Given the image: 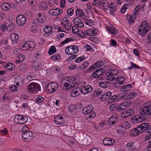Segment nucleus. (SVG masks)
I'll return each mask as SVG.
<instances>
[{
    "instance_id": "1",
    "label": "nucleus",
    "mask_w": 151,
    "mask_h": 151,
    "mask_svg": "<svg viewBox=\"0 0 151 151\" xmlns=\"http://www.w3.org/2000/svg\"><path fill=\"white\" fill-rule=\"evenodd\" d=\"M93 107L92 105H89L85 107L82 110V113L83 114L87 115V117L89 119H93L96 115V113L92 111Z\"/></svg>"
},
{
    "instance_id": "2",
    "label": "nucleus",
    "mask_w": 151,
    "mask_h": 151,
    "mask_svg": "<svg viewBox=\"0 0 151 151\" xmlns=\"http://www.w3.org/2000/svg\"><path fill=\"white\" fill-rule=\"evenodd\" d=\"M140 115L134 114L131 118L130 121L133 124H137L141 122L146 119V117L143 114L140 113Z\"/></svg>"
},
{
    "instance_id": "3",
    "label": "nucleus",
    "mask_w": 151,
    "mask_h": 151,
    "mask_svg": "<svg viewBox=\"0 0 151 151\" xmlns=\"http://www.w3.org/2000/svg\"><path fill=\"white\" fill-rule=\"evenodd\" d=\"M27 89L31 93H37L41 90V87L38 83H33L29 84Z\"/></svg>"
},
{
    "instance_id": "4",
    "label": "nucleus",
    "mask_w": 151,
    "mask_h": 151,
    "mask_svg": "<svg viewBox=\"0 0 151 151\" xmlns=\"http://www.w3.org/2000/svg\"><path fill=\"white\" fill-rule=\"evenodd\" d=\"M149 28L147 22L146 21L142 22L140 26L139 27V34L142 36L145 35L148 32V29Z\"/></svg>"
},
{
    "instance_id": "5",
    "label": "nucleus",
    "mask_w": 151,
    "mask_h": 151,
    "mask_svg": "<svg viewBox=\"0 0 151 151\" xmlns=\"http://www.w3.org/2000/svg\"><path fill=\"white\" fill-rule=\"evenodd\" d=\"M14 120L17 124H24L27 122L28 118L25 116L17 114L15 116Z\"/></svg>"
},
{
    "instance_id": "6",
    "label": "nucleus",
    "mask_w": 151,
    "mask_h": 151,
    "mask_svg": "<svg viewBox=\"0 0 151 151\" xmlns=\"http://www.w3.org/2000/svg\"><path fill=\"white\" fill-rule=\"evenodd\" d=\"M78 51V48L76 45L68 46L65 49V52L68 55H71L74 53H76Z\"/></svg>"
},
{
    "instance_id": "7",
    "label": "nucleus",
    "mask_w": 151,
    "mask_h": 151,
    "mask_svg": "<svg viewBox=\"0 0 151 151\" xmlns=\"http://www.w3.org/2000/svg\"><path fill=\"white\" fill-rule=\"evenodd\" d=\"M131 104L130 101H126L121 103L118 106L116 109L118 111H121L125 109Z\"/></svg>"
},
{
    "instance_id": "8",
    "label": "nucleus",
    "mask_w": 151,
    "mask_h": 151,
    "mask_svg": "<svg viewBox=\"0 0 151 151\" xmlns=\"http://www.w3.org/2000/svg\"><path fill=\"white\" fill-rule=\"evenodd\" d=\"M146 104H145V107L140 109L139 110L140 113L143 114L144 116L151 114V107L149 105L146 106Z\"/></svg>"
},
{
    "instance_id": "9",
    "label": "nucleus",
    "mask_w": 151,
    "mask_h": 151,
    "mask_svg": "<svg viewBox=\"0 0 151 151\" xmlns=\"http://www.w3.org/2000/svg\"><path fill=\"white\" fill-rule=\"evenodd\" d=\"M58 87V84L56 82H53L48 83L47 85V88L50 93H53L55 91Z\"/></svg>"
},
{
    "instance_id": "10",
    "label": "nucleus",
    "mask_w": 151,
    "mask_h": 151,
    "mask_svg": "<svg viewBox=\"0 0 151 151\" xmlns=\"http://www.w3.org/2000/svg\"><path fill=\"white\" fill-rule=\"evenodd\" d=\"M95 72H93L91 75L92 77L95 78L98 77L103 75L105 72L104 69L95 68L93 69Z\"/></svg>"
},
{
    "instance_id": "11",
    "label": "nucleus",
    "mask_w": 151,
    "mask_h": 151,
    "mask_svg": "<svg viewBox=\"0 0 151 151\" xmlns=\"http://www.w3.org/2000/svg\"><path fill=\"white\" fill-rule=\"evenodd\" d=\"M32 132L29 131L27 132L22 133V138L24 141L28 142L31 140L32 138Z\"/></svg>"
},
{
    "instance_id": "12",
    "label": "nucleus",
    "mask_w": 151,
    "mask_h": 151,
    "mask_svg": "<svg viewBox=\"0 0 151 151\" xmlns=\"http://www.w3.org/2000/svg\"><path fill=\"white\" fill-rule=\"evenodd\" d=\"M16 20L17 23L18 25L22 26L25 24L26 19L24 16L23 15H19L17 17Z\"/></svg>"
},
{
    "instance_id": "13",
    "label": "nucleus",
    "mask_w": 151,
    "mask_h": 151,
    "mask_svg": "<svg viewBox=\"0 0 151 151\" xmlns=\"http://www.w3.org/2000/svg\"><path fill=\"white\" fill-rule=\"evenodd\" d=\"M141 128L143 132L146 131L147 133H150L151 132V124L149 123H144L139 125Z\"/></svg>"
},
{
    "instance_id": "14",
    "label": "nucleus",
    "mask_w": 151,
    "mask_h": 151,
    "mask_svg": "<svg viewBox=\"0 0 151 151\" xmlns=\"http://www.w3.org/2000/svg\"><path fill=\"white\" fill-rule=\"evenodd\" d=\"M45 18L44 16H42L40 13H39L37 15L36 19L33 21L32 23L35 25H37L38 24L43 23L44 22V19Z\"/></svg>"
},
{
    "instance_id": "15",
    "label": "nucleus",
    "mask_w": 151,
    "mask_h": 151,
    "mask_svg": "<svg viewBox=\"0 0 151 151\" xmlns=\"http://www.w3.org/2000/svg\"><path fill=\"white\" fill-rule=\"evenodd\" d=\"M62 25L67 30H70L71 29V24L68 21L67 17H64L62 21Z\"/></svg>"
},
{
    "instance_id": "16",
    "label": "nucleus",
    "mask_w": 151,
    "mask_h": 151,
    "mask_svg": "<svg viewBox=\"0 0 151 151\" xmlns=\"http://www.w3.org/2000/svg\"><path fill=\"white\" fill-rule=\"evenodd\" d=\"M64 80L68 83L71 88H73L76 84V79L74 77L70 76L66 77Z\"/></svg>"
},
{
    "instance_id": "17",
    "label": "nucleus",
    "mask_w": 151,
    "mask_h": 151,
    "mask_svg": "<svg viewBox=\"0 0 151 151\" xmlns=\"http://www.w3.org/2000/svg\"><path fill=\"white\" fill-rule=\"evenodd\" d=\"M81 89V92L84 94H88L91 92L93 90L92 86L90 85H88L82 88Z\"/></svg>"
},
{
    "instance_id": "18",
    "label": "nucleus",
    "mask_w": 151,
    "mask_h": 151,
    "mask_svg": "<svg viewBox=\"0 0 151 151\" xmlns=\"http://www.w3.org/2000/svg\"><path fill=\"white\" fill-rule=\"evenodd\" d=\"M63 11L62 9L57 8L49 10L48 13L49 14L52 16H57L61 14Z\"/></svg>"
},
{
    "instance_id": "19",
    "label": "nucleus",
    "mask_w": 151,
    "mask_h": 151,
    "mask_svg": "<svg viewBox=\"0 0 151 151\" xmlns=\"http://www.w3.org/2000/svg\"><path fill=\"white\" fill-rule=\"evenodd\" d=\"M141 129L139 125L137 128L131 130L129 132V134L132 136H137L139 133L142 132Z\"/></svg>"
},
{
    "instance_id": "20",
    "label": "nucleus",
    "mask_w": 151,
    "mask_h": 151,
    "mask_svg": "<svg viewBox=\"0 0 151 151\" xmlns=\"http://www.w3.org/2000/svg\"><path fill=\"white\" fill-rule=\"evenodd\" d=\"M81 89L79 88H75L73 89L70 92V96L72 97H75L80 95V92Z\"/></svg>"
},
{
    "instance_id": "21",
    "label": "nucleus",
    "mask_w": 151,
    "mask_h": 151,
    "mask_svg": "<svg viewBox=\"0 0 151 151\" xmlns=\"http://www.w3.org/2000/svg\"><path fill=\"white\" fill-rule=\"evenodd\" d=\"M132 85L131 84H128L122 86L120 90L124 93L128 94L129 91H131L132 89Z\"/></svg>"
},
{
    "instance_id": "22",
    "label": "nucleus",
    "mask_w": 151,
    "mask_h": 151,
    "mask_svg": "<svg viewBox=\"0 0 151 151\" xmlns=\"http://www.w3.org/2000/svg\"><path fill=\"white\" fill-rule=\"evenodd\" d=\"M135 112V110L133 109H127L122 112V114L124 115H123V116L124 118H125L127 116H131L134 114Z\"/></svg>"
},
{
    "instance_id": "23",
    "label": "nucleus",
    "mask_w": 151,
    "mask_h": 151,
    "mask_svg": "<svg viewBox=\"0 0 151 151\" xmlns=\"http://www.w3.org/2000/svg\"><path fill=\"white\" fill-rule=\"evenodd\" d=\"M103 63L102 60L96 62V63H94L91 65L88 68L89 71H91L93 70V69L95 68H101L100 67L103 65Z\"/></svg>"
},
{
    "instance_id": "24",
    "label": "nucleus",
    "mask_w": 151,
    "mask_h": 151,
    "mask_svg": "<svg viewBox=\"0 0 151 151\" xmlns=\"http://www.w3.org/2000/svg\"><path fill=\"white\" fill-rule=\"evenodd\" d=\"M115 140L109 137H105L103 140L104 145L109 146L113 144L115 142Z\"/></svg>"
},
{
    "instance_id": "25",
    "label": "nucleus",
    "mask_w": 151,
    "mask_h": 151,
    "mask_svg": "<svg viewBox=\"0 0 151 151\" xmlns=\"http://www.w3.org/2000/svg\"><path fill=\"white\" fill-rule=\"evenodd\" d=\"M73 22L76 26L82 28L84 26L83 23L78 18H74L73 19Z\"/></svg>"
},
{
    "instance_id": "26",
    "label": "nucleus",
    "mask_w": 151,
    "mask_h": 151,
    "mask_svg": "<svg viewBox=\"0 0 151 151\" xmlns=\"http://www.w3.org/2000/svg\"><path fill=\"white\" fill-rule=\"evenodd\" d=\"M54 121L57 124H61L63 123L64 120L63 117L58 115L54 118Z\"/></svg>"
},
{
    "instance_id": "27",
    "label": "nucleus",
    "mask_w": 151,
    "mask_h": 151,
    "mask_svg": "<svg viewBox=\"0 0 151 151\" xmlns=\"http://www.w3.org/2000/svg\"><path fill=\"white\" fill-rule=\"evenodd\" d=\"M10 36L12 43L14 44L17 43L19 38L18 35L16 33H12Z\"/></svg>"
},
{
    "instance_id": "28",
    "label": "nucleus",
    "mask_w": 151,
    "mask_h": 151,
    "mask_svg": "<svg viewBox=\"0 0 151 151\" xmlns=\"http://www.w3.org/2000/svg\"><path fill=\"white\" fill-rule=\"evenodd\" d=\"M14 82L17 86H19V84H22L24 82L22 78H21L20 76H16L14 78Z\"/></svg>"
},
{
    "instance_id": "29",
    "label": "nucleus",
    "mask_w": 151,
    "mask_h": 151,
    "mask_svg": "<svg viewBox=\"0 0 151 151\" xmlns=\"http://www.w3.org/2000/svg\"><path fill=\"white\" fill-rule=\"evenodd\" d=\"M106 29L109 33L112 34L114 35H117L118 30L114 28H110V27H107Z\"/></svg>"
},
{
    "instance_id": "30",
    "label": "nucleus",
    "mask_w": 151,
    "mask_h": 151,
    "mask_svg": "<svg viewBox=\"0 0 151 151\" xmlns=\"http://www.w3.org/2000/svg\"><path fill=\"white\" fill-rule=\"evenodd\" d=\"M1 7L4 10L7 11L10 9L11 6L9 4L7 3H4L1 4Z\"/></svg>"
},
{
    "instance_id": "31",
    "label": "nucleus",
    "mask_w": 151,
    "mask_h": 151,
    "mask_svg": "<svg viewBox=\"0 0 151 151\" xmlns=\"http://www.w3.org/2000/svg\"><path fill=\"white\" fill-rule=\"evenodd\" d=\"M73 88H71L70 84H69L67 81V82H64L63 85V89L65 91H67L68 90L71 89Z\"/></svg>"
},
{
    "instance_id": "32",
    "label": "nucleus",
    "mask_w": 151,
    "mask_h": 151,
    "mask_svg": "<svg viewBox=\"0 0 151 151\" xmlns=\"http://www.w3.org/2000/svg\"><path fill=\"white\" fill-rule=\"evenodd\" d=\"M116 122V118L114 116H112L109 118L108 121V122L110 125L113 124Z\"/></svg>"
},
{
    "instance_id": "33",
    "label": "nucleus",
    "mask_w": 151,
    "mask_h": 151,
    "mask_svg": "<svg viewBox=\"0 0 151 151\" xmlns=\"http://www.w3.org/2000/svg\"><path fill=\"white\" fill-rule=\"evenodd\" d=\"M99 85L103 88H107L109 86V83L107 81H102L99 83Z\"/></svg>"
},
{
    "instance_id": "34",
    "label": "nucleus",
    "mask_w": 151,
    "mask_h": 151,
    "mask_svg": "<svg viewBox=\"0 0 151 151\" xmlns=\"http://www.w3.org/2000/svg\"><path fill=\"white\" fill-rule=\"evenodd\" d=\"M44 32L46 33L50 34L52 33V29L51 27L50 26H45L44 28Z\"/></svg>"
},
{
    "instance_id": "35",
    "label": "nucleus",
    "mask_w": 151,
    "mask_h": 151,
    "mask_svg": "<svg viewBox=\"0 0 151 151\" xmlns=\"http://www.w3.org/2000/svg\"><path fill=\"white\" fill-rule=\"evenodd\" d=\"M76 13V16L78 17H81L85 16L84 12L82 10L79 9H77Z\"/></svg>"
},
{
    "instance_id": "36",
    "label": "nucleus",
    "mask_w": 151,
    "mask_h": 151,
    "mask_svg": "<svg viewBox=\"0 0 151 151\" xmlns=\"http://www.w3.org/2000/svg\"><path fill=\"white\" fill-rule=\"evenodd\" d=\"M15 65L12 63H9L5 66V68L8 70H12L15 68Z\"/></svg>"
},
{
    "instance_id": "37",
    "label": "nucleus",
    "mask_w": 151,
    "mask_h": 151,
    "mask_svg": "<svg viewBox=\"0 0 151 151\" xmlns=\"http://www.w3.org/2000/svg\"><path fill=\"white\" fill-rule=\"evenodd\" d=\"M136 96V93L134 92H132L127 96L126 98V99L127 100L132 99L134 98Z\"/></svg>"
},
{
    "instance_id": "38",
    "label": "nucleus",
    "mask_w": 151,
    "mask_h": 151,
    "mask_svg": "<svg viewBox=\"0 0 151 151\" xmlns=\"http://www.w3.org/2000/svg\"><path fill=\"white\" fill-rule=\"evenodd\" d=\"M107 72L106 73L107 76L106 77V80H108L110 81H116V77H115L114 76H112V75H108Z\"/></svg>"
},
{
    "instance_id": "39",
    "label": "nucleus",
    "mask_w": 151,
    "mask_h": 151,
    "mask_svg": "<svg viewBox=\"0 0 151 151\" xmlns=\"http://www.w3.org/2000/svg\"><path fill=\"white\" fill-rule=\"evenodd\" d=\"M124 78L123 77H118L116 78V81L117 83L120 84H122L124 81Z\"/></svg>"
},
{
    "instance_id": "40",
    "label": "nucleus",
    "mask_w": 151,
    "mask_h": 151,
    "mask_svg": "<svg viewBox=\"0 0 151 151\" xmlns=\"http://www.w3.org/2000/svg\"><path fill=\"white\" fill-rule=\"evenodd\" d=\"M34 69L36 70H41L42 68V65L40 63L34 64Z\"/></svg>"
},
{
    "instance_id": "41",
    "label": "nucleus",
    "mask_w": 151,
    "mask_h": 151,
    "mask_svg": "<svg viewBox=\"0 0 151 151\" xmlns=\"http://www.w3.org/2000/svg\"><path fill=\"white\" fill-rule=\"evenodd\" d=\"M90 139L89 137L88 136H86L82 139V143L83 145H88L89 142V139Z\"/></svg>"
},
{
    "instance_id": "42",
    "label": "nucleus",
    "mask_w": 151,
    "mask_h": 151,
    "mask_svg": "<svg viewBox=\"0 0 151 151\" xmlns=\"http://www.w3.org/2000/svg\"><path fill=\"white\" fill-rule=\"evenodd\" d=\"M56 52V48L54 46H52L50 47L48 52L50 55H51L55 53Z\"/></svg>"
},
{
    "instance_id": "43",
    "label": "nucleus",
    "mask_w": 151,
    "mask_h": 151,
    "mask_svg": "<svg viewBox=\"0 0 151 151\" xmlns=\"http://www.w3.org/2000/svg\"><path fill=\"white\" fill-rule=\"evenodd\" d=\"M113 3H111L109 6L110 10L111 12H114L116 11L117 8L116 6H114Z\"/></svg>"
},
{
    "instance_id": "44",
    "label": "nucleus",
    "mask_w": 151,
    "mask_h": 151,
    "mask_svg": "<svg viewBox=\"0 0 151 151\" xmlns=\"http://www.w3.org/2000/svg\"><path fill=\"white\" fill-rule=\"evenodd\" d=\"M101 2L100 0H94L93 2V4L95 6L100 7L101 6Z\"/></svg>"
},
{
    "instance_id": "45",
    "label": "nucleus",
    "mask_w": 151,
    "mask_h": 151,
    "mask_svg": "<svg viewBox=\"0 0 151 151\" xmlns=\"http://www.w3.org/2000/svg\"><path fill=\"white\" fill-rule=\"evenodd\" d=\"M129 7L128 5L124 4L121 8V12L122 13H124Z\"/></svg>"
},
{
    "instance_id": "46",
    "label": "nucleus",
    "mask_w": 151,
    "mask_h": 151,
    "mask_svg": "<svg viewBox=\"0 0 151 151\" xmlns=\"http://www.w3.org/2000/svg\"><path fill=\"white\" fill-rule=\"evenodd\" d=\"M107 73H109L108 75H112V76L113 75L114 76L117 75L118 73L117 71L115 69L109 70Z\"/></svg>"
},
{
    "instance_id": "47",
    "label": "nucleus",
    "mask_w": 151,
    "mask_h": 151,
    "mask_svg": "<svg viewBox=\"0 0 151 151\" xmlns=\"http://www.w3.org/2000/svg\"><path fill=\"white\" fill-rule=\"evenodd\" d=\"M126 18L129 23L133 22L134 19H134L133 18L132 16L130 15H127V16Z\"/></svg>"
},
{
    "instance_id": "48",
    "label": "nucleus",
    "mask_w": 151,
    "mask_h": 151,
    "mask_svg": "<svg viewBox=\"0 0 151 151\" xmlns=\"http://www.w3.org/2000/svg\"><path fill=\"white\" fill-rule=\"evenodd\" d=\"M29 50H32L34 49L35 46V44L33 41H29Z\"/></svg>"
},
{
    "instance_id": "49",
    "label": "nucleus",
    "mask_w": 151,
    "mask_h": 151,
    "mask_svg": "<svg viewBox=\"0 0 151 151\" xmlns=\"http://www.w3.org/2000/svg\"><path fill=\"white\" fill-rule=\"evenodd\" d=\"M103 93V91L99 89L95 91L93 93L95 96H98L102 94Z\"/></svg>"
},
{
    "instance_id": "50",
    "label": "nucleus",
    "mask_w": 151,
    "mask_h": 151,
    "mask_svg": "<svg viewBox=\"0 0 151 151\" xmlns=\"http://www.w3.org/2000/svg\"><path fill=\"white\" fill-rule=\"evenodd\" d=\"M40 7L42 10H45L47 8V4L45 2H42L40 5Z\"/></svg>"
},
{
    "instance_id": "51",
    "label": "nucleus",
    "mask_w": 151,
    "mask_h": 151,
    "mask_svg": "<svg viewBox=\"0 0 151 151\" xmlns=\"http://www.w3.org/2000/svg\"><path fill=\"white\" fill-rule=\"evenodd\" d=\"M60 58V55L58 54H56L50 57V59L52 60L59 59Z\"/></svg>"
},
{
    "instance_id": "52",
    "label": "nucleus",
    "mask_w": 151,
    "mask_h": 151,
    "mask_svg": "<svg viewBox=\"0 0 151 151\" xmlns=\"http://www.w3.org/2000/svg\"><path fill=\"white\" fill-rule=\"evenodd\" d=\"M74 12V10L72 8H70L67 11V15L68 17H70L72 16Z\"/></svg>"
},
{
    "instance_id": "53",
    "label": "nucleus",
    "mask_w": 151,
    "mask_h": 151,
    "mask_svg": "<svg viewBox=\"0 0 151 151\" xmlns=\"http://www.w3.org/2000/svg\"><path fill=\"white\" fill-rule=\"evenodd\" d=\"M79 29L77 27L75 26H73L72 28V32L74 34H77L79 32Z\"/></svg>"
},
{
    "instance_id": "54",
    "label": "nucleus",
    "mask_w": 151,
    "mask_h": 151,
    "mask_svg": "<svg viewBox=\"0 0 151 151\" xmlns=\"http://www.w3.org/2000/svg\"><path fill=\"white\" fill-rule=\"evenodd\" d=\"M73 39L72 38H67L63 42H61V44L64 45V44H66L67 43L73 41Z\"/></svg>"
},
{
    "instance_id": "55",
    "label": "nucleus",
    "mask_w": 151,
    "mask_h": 151,
    "mask_svg": "<svg viewBox=\"0 0 151 151\" xmlns=\"http://www.w3.org/2000/svg\"><path fill=\"white\" fill-rule=\"evenodd\" d=\"M8 27V31H12L14 28L15 26L14 24L12 23L11 24L9 25Z\"/></svg>"
},
{
    "instance_id": "56",
    "label": "nucleus",
    "mask_w": 151,
    "mask_h": 151,
    "mask_svg": "<svg viewBox=\"0 0 151 151\" xmlns=\"http://www.w3.org/2000/svg\"><path fill=\"white\" fill-rule=\"evenodd\" d=\"M93 21L91 19H87L85 21V23L88 26H91L93 23Z\"/></svg>"
},
{
    "instance_id": "57",
    "label": "nucleus",
    "mask_w": 151,
    "mask_h": 151,
    "mask_svg": "<svg viewBox=\"0 0 151 151\" xmlns=\"http://www.w3.org/2000/svg\"><path fill=\"white\" fill-rule=\"evenodd\" d=\"M117 95H114L112 96L109 100V102H114L115 101H117V100L116 101V100L117 99Z\"/></svg>"
},
{
    "instance_id": "58",
    "label": "nucleus",
    "mask_w": 151,
    "mask_h": 151,
    "mask_svg": "<svg viewBox=\"0 0 151 151\" xmlns=\"http://www.w3.org/2000/svg\"><path fill=\"white\" fill-rule=\"evenodd\" d=\"M85 58V57L84 56L80 57L76 59L75 61L76 63H78L83 60Z\"/></svg>"
},
{
    "instance_id": "59",
    "label": "nucleus",
    "mask_w": 151,
    "mask_h": 151,
    "mask_svg": "<svg viewBox=\"0 0 151 151\" xmlns=\"http://www.w3.org/2000/svg\"><path fill=\"white\" fill-rule=\"evenodd\" d=\"M44 100V99L42 96L37 97L36 99V101L37 103H39L42 102Z\"/></svg>"
},
{
    "instance_id": "60",
    "label": "nucleus",
    "mask_w": 151,
    "mask_h": 151,
    "mask_svg": "<svg viewBox=\"0 0 151 151\" xmlns=\"http://www.w3.org/2000/svg\"><path fill=\"white\" fill-rule=\"evenodd\" d=\"M1 28L3 31L4 32L5 30H7L8 31L7 26L6 25V24H3L1 25Z\"/></svg>"
},
{
    "instance_id": "61",
    "label": "nucleus",
    "mask_w": 151,
    "mask_h": 151,
    "mask_svg": "<svg viewBox=\"0 0 151 151\" xmlns=\"http://www.w3.org/2000/svg\"><path fill=\"white\" fill-rule=\"evenodd\" d=\"M89 63L88 61L84 62L82 64V66H80V68L81 69H85L86 67L88 66Z\"/></svg>"
},
{
    "instance_id": "62",
    "label": "nucleus",
    "mask_w": 151,
    "mask_h": 151,
    "mask_svg": "<svg viewBox=\"0 0 151 151\" xmlns=\"http://www.w3.org/2000/svg\"><path fill=\"white\" fill-rule=\"evenodd\" d=\"M101 6H100V8L103 7V9L104 10H106V7L108 6V4H106L104 2H101Z\"/></svg>"
},
{
    "instance_id": "63",
    "label": "nucleus",
    "mask_w": 151,
    "mask_h": 151,
    "mask_svg": "<svg viewBox=\"0 0 151 151\" xmlns=\"http://www.w3.org/2000/svg\"><path fill=\"white\" fill-rule=\"evenodd\" d=\"M17 58L19 59V61L22 62L24 60L25 57L24 55L21 54L17 56Z\"/></svg>"
},
{
    "instance_id": "64",
    "label": "nucleus",
    "mask_w": 151,
    "mask_h": 151,
    "mask_svg": "<svg viewBox=\"0 0 151 151\" xmlns=\"http://www.w3.org/2000/svg\"><path fill=\"white\" fill-rule=\"evenodd\" d=\"M104 94V96H105V98L107 99L111 96L112 93L111 92L108 91Z\"/></svg>"
}]
</instances>
